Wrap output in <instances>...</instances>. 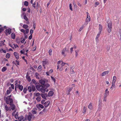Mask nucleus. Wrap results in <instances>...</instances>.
I'll return each mask as SVG.
<instances>
[{
    "label": "nucleus",
    "mask_w": 121,
    "mask_h": 121,
    "mask_svg": "<svg viewBox=\"0 0 121 121\" xmlns=\"http://www.w3.org/2000/svg\"><path fill=\"white\" fill-rule=\"evenodd\" d=\"M107 23L108 24L107 31L109 33H110L111 31L112 28V22L111 21L109 23H108V22Z\"/></svg>",
    "instance_id": "obj_1"
},
{
    "label": "nucleus",
    "mask_w": 121,
    "mask_h": 121,
    "mask_svg": "<svg viewBox=\"0 0 121 121\" xmlns=\"http://www.w3.org/2000/svg\"><path fill=\"white\" fill-rule=\"evenodd\" d=\"M45 100L44 99H43L41 100V103L42 104H47V105H44L45 107L46 108L48 107L49 105L50 102L49 101H47L46 102H45Z\"/></svg>",
    "instance_id": "obj_2"
},
{
    "label": "nucleus",
    "mask_w": 121,
    "mask_h": 121,
    "mask_svg": "<svg viewBox=\"0 0 121 121\" xmlns=\"http://www.w3.org/2000/svg\"><path fill=\"white\" fill-rule=\"evenodd\" d=\"M11 29L9 28L8 29H6L5 30L6 31V35H8V34L9 35L11 33Z\"/></svg>",
    "instance_id": "obj_3"
},
{
    "label": "nucleus",
    "mask_w": 121,
    "mask_h": 121,
    "mask_svg": "<svg viewBox=\"0 0 121 121\" xmlns=\"http://www.w3.org/2000/svg\"><path fill=\"white\" fill-rule=\"evenodd\" d=\"M41 87H42V85H41L39 83H38L37 85L36 86V89L39 91H40V88Z\"/></svg>",
    "instance_id": "obj_4"
},
{
    "label": "nucleus",
    "mask_w": 121,
    "mask_h": 121,
    "mask_svg": "<svg viewBox=\"0 0 121 121\" xmlns=\"http://www.w3.org/2000/svg\"><path fill=\"white\" fill-rule=\"evenodd\" d=\"M36 107L39 109V110H40V108H44V106L42 104H37L36 105Z\"/></svg>",
    "instance_id": "obj_5"
},
{
    "label": "nucleus",
    "mask_w": 121,
    "mask_h": 121,
    "mask_svg": "<svg viewBox=\"0 0 121 121\" xmlns=\"http://www.w3.org/2000/svg\"><path fill=\"white\" fill-rule=\"evenodd\" d=\"M13 54L16 59L17 60L19 58V54L16 52H14Z\"/></svg>",
    "instance_id": "obj_6"
},
{
    "label": "nucleus",
    "mask_w": 121,
    "mask_h": 121,
    "mask_svg": "<svg viewBox=\"0 0 121 121\" xmlns=\"http://www.w3.org/2000/svg\"><path fill=\"white\" fill-rule=\"evenodd\" d=\"M39 82L41 84V85H44L45 83V81L42 79L39 80Z\"/></svg>",
    "instance_id": "obj_7"
},
{
    "label": "nucleus",
    "mask_w": 121,
    "mask_h": 121,
    "mask_svg": "<svg viewBox=\"0 0 121 121\" xmlns=\"http://www.w3.org/2000/svg\"><path fill=\"white\" fill-rule=\"evenodd\" d=\"M29 74L28 73H26V78L28 80V81L30 82L31 81V79L30 78V77L28 76Z\"/></svg>",
    "instance_id": "obj_8"
},
{
    "label": "nucleus",
    "mask_w": 121,
    "mask_h": 121,
    "mask_svg": "<svg viewBox=\"0 0 121 121\" xmlns=\"http://www.w3.org/2000/svg\"><path fill=\"white\" fill-rule=\"evenodd\" d=\"M53 92L52 91H50L48 93V96L49 97L52 96L53 95Z\"/></svg>",
    "instance_id": "obj_9"
},
{
    "label": "nucleus",
    "mask_w": 121,
    "mask_h": 121,
    "mask_svg": "<svg viewBox=\"0 0 121 121\" xmlns=\"http://www.w3.org/2000/svg\"><path fill=\"white\" fill-rule=\"evenodd\" d=\"M18 88L20 91H22V90L23 89V86L22 85L18 84Z\"/></svg>",
    "instance_id": "obj_10"
},
{
    "label": "nucleus",
    "mask_w": 121,
    "mask_h": 121,
    "mask_svg": "<svg viewBox=\"0 0 121 121\" xmlns=\"http://www.w3.org/2000/svg\"><path fill=\"white\" fill-rule=\"evenodd\" d=\"M10 105L11 106L12 110H13L15 109L16 107L14 104H11V105Z\"/></svg>",
    "instance_id": "obj_11"
},
{
    "label": "nucleus",
    "mask_w": 121,
    "mask_h": 121,
    "mask_svg": "<svg viewBox=\"0 0 121 121\" xmlns=\"http://www.w3.org/2000/svg\"><path fill=\"white\" fill-rule=\"evenodd\" d=\"M102 28V25L100 24H99V32L101 33Z\"/></svg>",
    "instance_id": "obj_12"
},
{
    "label": "nucleus",
    "mask_w": 121,
    "mask_h": 121,
    "mask_svg": "<svg viewBox=\"0 0 121 121\" xmlns=\"http://www.w3.org/2000/svg\"><path fill=\"white\" fill-rule=\"evenodd\" d=\"M50 86V85L48 83L45 84L44 85H42V87L44 88L45 87H48Z\"/></svg>",
    "instance_id": "obj_13"
},
{
    "label": "nucleus",
    "mask_w": 121,
    "mask_h": 121,
    "mask_svg": "<svg viewBox=\"0 0 121 121\" xmlns=\"http://www.w3.org/2000/svg\"><path fill=\"white\" fill-rule=\"evenodd\" d=\"M109 72V71H107L103 72L102 74L101 75L102 76H104L106 74H108Z\"/></svg>",
    "instance_id": "obj_14"
},
{
    "label": "nucleus",
    "mask_w": 121,
    "mask_h": 121,
    "mask_svg": "<svg viewBox=\"0 0 121 121\" xmlns=\"http://www.w3.org/2000/svg\"><path fill=\"white\" fill-rule=\"evenodd\" d=\"M9 105H11V104H13V99L12 98H9Z\"/></svg>",
    "instance_id": "obj_15"
},
{
    "label": "nucleus",
    "mask_w": 121,
    "mask_h": 121,
    "mask_svg": "<svg viewBox=\"0 0 121 121\" xmlns=\"http://www.w3.org/2000/svg\"><path fill=\"white\" fill-rule=\"evenodd\" d=\"M11 38L13 39H14L15 38V33H12L11 34Z\"/></svg>",
    "instance_id": "obj_16"
},
{
    "label": "nucleus",
    "mask_w": 121,
    "mask_h": 121,
    "mask_svg": "<svg viewBox=\"0 0 121 121\" xmlns=\"http://www.w3.org/2000/svg\"><path fill=\"white\" fill-rule=\"evenodd\" d=\"M32 114H31L30 113V114L28 116V120L29 121H30L31 120L32 118Z\"/></svg>",
    "instance_id": "obj_17"
},
{
    "label": "nucleus",
    "mask_w": 121,
    "mask_h": 121,
    "mask_svg": "<svg viewBox=\"0 0 121 121\" xmlns=\"http://www.w3.org/2000/svg\"><path fill=\"white\" fill-rule=\"evenodd\" d=\"M105 97H106L107 95H109V91H108V89H107L105 90Z\"/></svg>",
    "instance_id": "obj_18"
},
{
    "label": "nucleus",
    "mask_w": 121,
    "mask_h": 121,
    "mask_svg": "<svg viewBox=\"0 0 121 121\" xmlns=\"http://www.w3.org/2000/svg\"><path fill=\"white\" fill-rule=\"evenodd\" d=\"M40 91L43 93H44L45 91V89L42 88H40Z\"/></svg>",
    "instance_id": "obj_19"
},
{
    "label": "nucleus",
    "mask_w": 121,
    "mask_h": 121,
    "mask_svg": "<svg viewBox=\"0 0 121 121\" xmlns=\"http://www.w3.org/2000/svg\"><path fill=\"white\" fill-rule=\"evenodd\" d=\"M41 95L43 99H47V98H46L45 95H44V94H41Z\"/></svg>",
    "instance_id": "obj_20"
},
{
    "label": "nucleus",
    "mask_w": 121,
    "mask_h": 121,
    "mask_svg": "<svg viewBox=\"0 0 121 121\" xmlns=\"http://www.w3.org/2000/svg\"><path fill=\"white\" fill-rule=\"evenodd\" d=\"M5 44L4 43V42H3L2 41H0V46H2V45H4Z\"/></svg>",
    "instance_id": "obj_21"
},
{
    "label": "nucleus",
    "mask_w": 121,
    "mask_h": 121,
    "mask_svg": "<svg viewBox=\"0 0 121 121\" xmlns=\"http://www.w3.org/2000/svg\"><path fill=\"white\" fill-rule=\"evenodd\" d=\"M28 26L27 25L24 24L23 26V27L25 29H27L28 27Z\"/></svg>",
    "instance_id": "obj_22"
},
{
    "label": "nucleus",
    "mask_w": 121,
    "mask_h": 121,
    "mask_svg": "<svg viewBox=\"0 0 121 121\" xmlns=\"http://www.w3.org/2000/svg\"><path fill=\"white\" fill-rule=\"evenodd\" d=\"M41 97L40 96H38L36 98V100L38 102H39L40 101Z\"/></svg>",
    "instance_id": "obj_23"
},
{
    "label": "nucleus",
    "mask_w": 121,
    "mask_h": 121,
    "mask_svg": "<svg viewBox=\"0 0 121 121\" xmlns=\"http://www.w3.org/2000/svg\"><path fill=\"white\" fill-rule=\"evenodd\" d=\"M10 54L9 53H7L6 56V57L7 58H9L10 56Z\"/></svg>",
    "instance_id": "obj_24"
},
{
    "label": "nucleus",
    "mask_w": 121,
    "mask_h": 121,
    "mask_svg": "<svg viewBox=\"0 0 121 121\" xmlns=\"http://www.w3.org/2000/svg\"><path fill=\"white\" fill-rule=\"evenodd\" d=\"M7 69L5 67H3L2 69V71L4 72L6 71Z\"/></svg>",
    "instance_id": "obj_25"
},
{
    "label": "nucleus",
    "mask_w": 121,
    "mask_h": 121,
    "mask_svg": "<svg viewBox=\"0 0 121 121\" xmlns=\"http://www.w3.org/2000/svg\"><path fill=\"white\" fill-rule=\"evenodd\" d=\"M88 108L90 109H92V104L91 103L88 106Z\"/></svg>",
    "instance_id": "obj_26"
},
{
    "label": "nucleus",
    "mask_w": 121,
    "mask_h": 121,
    "mask_svg": "<svg viewBox=\"0 0 121 121\" xmlns=\"http://www.w3.org/2000/svg\"><path fill=\"white\" fill-rule=\"evenodd\" d=\"M24 19L26 21H28V19L26 16V15L25 14L24 16Z\"/></svg>",
    "instance_id": "obj_27"
},
{
    "label": "nucleus",
    "mask_w": 121,
    "mask_h": 121,
    "mask_svg": "<svg viewBox=\"0 0 121 121\" xmlns=\"http://www.w3.org/2000/svg\"><path fill=\"white\" fill-rule=\"evenodd\" d=\"M117 79L116 77V76H114L113 77V79L112 82H115Z\"/></svg>",
    "instance_id": "obj_28"
},
{
    "label": "nucleus",
    "mask_w": 121,
    "mask_h": 121,
    "mask_svg": "<svg viewBox=\"0 0 121 121\" xmlns=\"http://www.w3.org/2000/svg\"><path fill=\"white\" fill-rule=\"evenodd\" d=\"M112 85L111 86V87L110 88L111 89L113 87H114V88L115 87V82H112Z\"/></svg>",
    "instance_id": "obj_29"
},
{
    "label": "nucleus",
    "mask_w": 121,
    "mask_h": 121,
    "mask_svg": "<svg viewBox=\"0 0 121 121\" xmlns=\"http://www.w3.org/2000/svg\"><path fill=\"white\" fill-rule=\"evenodd\" d=\"M69 49V47H66L64 49L65 50V51H68Z\"/></svg>",
    "instance_id": "obj_30"
},
{
    "label": "nucleus",
    "mask_w": 121,
    "mask_h": 121,
    "mask_svg": "<svg viewBox=\"0 0 121 121\" xmlns=\"http://www.w3.org/2000/svg\"><path fill=\"white\" fill-rule=\"evenodd\" d=\"M21 40H22L21 41V42L22 43H23L25 40V38L23 39L22 38H21Z\"/></svg>",
    "instance_id": "obj_31"
},
{
    "label": "nucleus",
    "mask_w": 121,
    "mask_h": 121,
    "mask_svg": "<svg viewBox=\"0 0 121 121\" xmlns=\"http://www.w3.org/2000/svg\"><path fill=\"white\" fill-rule=\"evenodd\" d=\"M28 89L29 92H31L32 91V88L30 86H29L28 87Z\"/></svg>",
    "instance_id": "obj_32"
},
{
    "label": "nucleus",
    "mask_w": 121,
    "mask_h": 121,
    "mask_svg": "<svg viewBox=\"0 0 121 121\" xmlns=\"http://www.w3.org/2000/svg\"><path fill=\"white\" fill-rule=\"evenodd\" d=\"M65 64H67L68 66H69V64H67L65 63H64L63 62H62V63H61V67H62L64 66L65 65Z\"/></svg>",
    "instance_id": "obj_33"
},
{
    "label": "nucleus",
    "mask_w": 121,
    "mask_h": 121,
    "mask_svg": "<svg viewBox=\"0 0 121 121\" xmlns=\"http://www.w3.org/2000/svg\"><path fill=\"white\" fill-rule=\"evenodd\" d=\"M86 111V107H83V110L82 111V112L83 113H85Z\"/></svg>",
    "instance_id": "obj_34"
},
{
    "label": "nucleus",
    "mask_w": 121,
    "mask_h": 121,
    "mask_svg": "<svg viewBox=\"0 0 121 121\" xmlns=\"http://www.w3.org/2000/svg\"><path fill=\"white\" fill-rule=\"evenodd\" d=\"M48 62L47 61H46V60L43 61V65H45Z\"/></svg>",
    "instance_id": "obj_35"
},
{
    "label": "nucleus",
    "mask_w": 121,
    "mask_h": 121,
    "mask_svg": "<svg viewBox=\"0 0 121 121\" xmlns=\"http://www.w3.org/2000/svg\"><path fill=\"white\" fill-rule=\"evenodd\" d=\"M28 2L26 1H25L24 2V5L25 6H28Z\"/></svg>",
    "instance_id": "obj_36"
},
{
    "label": "nucleus",
    "mask_w": 121,
    "mask_h": 121,
    "mask_svg": "<svg viewBox=\"0 0 121 121\" xmlns=\"http://www.w3.org/2000/svg\"><path fill=\"white\" fill-rule=\"evenodd\" d=\"M32 91H34L35 90V86H32Z\"/></svg>",
    "instance_id": "obj_37"
},
{
    "label": "nucleus",
    "mask_w": 121,
    "mask_h": 121,
    "mask_svg": "<svg viewBox=\"0 0 121 121\" xmlns=\"http://www.w3.org/2000/svg\"><path fill=\"white\" fill-rule=\"evenodd\" d=\"M69 9H70V10L71 11H73V9H72V4H69Z\"/></svg>",
    "instance_id": "obj_38"
},
{
    "label": "nucleus",
    "mask_w": 121,
    "mask_h": 121,
    "mask_svg": "<svg viewBox=\"0 0 121 121\" xmlns=\"http://www.w3.org/2000/svg\"><path fill=\"white\" fill-rule=\"evenodd\" d=\"M77 4L79 6L81 7V5L79 3V0H77Z\"/></svg>",
    "instance_id": "obj_39"
},
{
    "label": "nucleus",
    "mask_w": 121,
    "mask_h": 121,
    "mask_svg": "<svg viewBox=\"0 0 121 121\" xmlns=\"http://www.w3.org/2000/svg\"><path fill=\"white\" fill-rule=\"evenodd\" d=\"M27 91V89L26 88V87H24L23 90V92L25 93H26Z\"/></svg>",
    "instance_id": "obj_40"
},
{
    "label": "nucleus",
    "mask_w": 121,
    "mask_h": 121,
    "mask_svg": "<svg viewBox=\"0 0 121 121\" xmlns=\"http://www.w3.org/2000/svg\"><path fill=\"white\" fill-rule=\"evenodd\" d=\"M28 116L27 115H26L25 117V120H28Z\"/></svg>",
    "instance_id": "obj_41"
},
{
    "label": "nucleus",
    "mask_w": 121,
    "mask_h": 121,
    "mask_svg": "<svg viewBox=\"0 0 121 121\" xmlns=\"http://www.w3.org/2000/svg\"><path fill=\"white\" fill-rule=\"evenodd\" d=\"M5 109L6 111H8L9 110V108L7 105L5 106Z\"/></svg>",
    "instance_id": "obj_42"
},
{
    "label": "nucleus",
    "mask_w": 121,
    "mask_h": 121,
    "mask_svg": "<svg viewBox=\"0 0 121 121\" xmlns=\"http://www.w3.org/2000/svg\"><path fill=\"white\" fill-rule=\"evenodd\" d=\"M31 112L33 114H36L37 113V112L34 110H32Z\"/></svg>",
    "instance_id": "obj_43"
},
{
    "label": "nucleus",
    "mask_w": 121,
    "mask_h": 121,
    "mask_svg": "<svg viewBox=\"0 0 121 121\" xmlns=\"http://www.w3.org/2000/svg\"><path fill=\"white\" fill-rule=\"evenodd\" d=\"M11 91H10L9 90H8L6 91V93L8 95L9 94H10L11 93Z\"/></svg>",
    "instance_id": "obj_44"
},
{
    "label": "nucleus",
    "mask_w": 121,
    "mask_h": 121,
    "mask_svg": "<svg viewBox=\"0 0 121 121\" xmlns=\"http://www.w3.org/2000/svg\"><path fill=\"white\" fill-rule=\"evenodd\" d=\"M73 89V88H69L68 90V92H70Z\"/></svg>",
    "instance_id": "obj_45"
},
{
    "label": "nucleus",
    "mask_w": 121,
    "mask_h": 121,
    "mask_svg": "<svg viewBox=\"0 0 121 121\" xmlns=\"http://www.w3.org/2000/svg\"><path fill=\"white\" fill-rule=\"evenodd\" d=\"M21 31L23 32L24 34H25L26 33L25 31L23 29H22L21 30Z\"/></svg>",
    "instance_id": "obj_46"
},
{
    "label": "nucleus",
    "mask_w": 121,
    "mask_h": 121,
    "mask_svg": "<svg viewBox=\"0 0 121 121\" xmlns=\"http://www.w3.org/2000/svg\"><path fill=\"white\" fill-rule=\"evenodd\" d=\"M32 81V82L34 84H35L36 85L37 84V83L36 82L35 80L33 79Z\"/></svg>",
    "instance_id": "obj_47"
},
{
    "label": "nucleus",
    "mask_w": 121,
    "mask_h": 121,
    "mask_svg": "<svg viewBox=\"0 0 121 121\" xmlns=\"http://www.w3.org/2000/svg\"><path fill=\"white\" fill-rule=\"evenodd\" d=\"M90 17H89V18H88V16H87V17L86 18V22H88L90 21Z\"/></svg>",
    "instance_id": "obj_48"
},
{
    "label": "nucleus",
    "mask_w": 121,
    "mask_h": 121,
    "mask_svg": "<svg viewBox=\"0 0 121 121\" xmlns=\"http://www.w3.org/2000/svg\"><path fill=\"white\" fill-rule=\"evenodd\" d=\"M99 4V3L98 2H96L95 3V7H96Z\"/></svg>",
    "instance_id": "obj_49"
},
{
    "label": "nucleus",
    "mask_w": 121,
    "mask_h": 121,
    "mask_svg": "<svg viewBox=\"0 0 121 121\" xmlns=\"http://www.w3.org/2000/svg\"><path fill=\"white\" fill-rule=\"evenodd\" d=\"M83 27H84V26H82L81 27H80V29H79V30H78L80 32V31H81V30H82V29L83 28Z\"/></svg>",
    "instance_id": "obj_50"
},
{
    "label": "nucleus",
    "mask_w": 121,
    "mask_h": 121,
    "mask_svg": "<svg viewBox=\"0 0 121 121\" xmlns=\"http://www.w3.org/2000/svg\"><path fill=\"white\" fill-rule=\"evenodd\" d=\"M101 33H100V32H99L98 34H97L96 37V39H98V38L99 37L100 34Z\"/></svg>",
    "instance_id": "obj_51"
},
{
    "label": "nucleus",
    "mask_w": 121,
    "mask_h": 121,
    "mask_svg": "<svg viewBox=\"0 0 121 121\" xmlns=\"http://www.w3.org/2000/svg\"><path fill=\"white\" fill-rule=\"evenodd\" d=\"M15 88H18V84L17 83L15 84Z\"/></svg>",
    "instance_id": "obj_52"
},
{
    "label": "nucleus",
    "mask_w": 121,
    "mask_h": 121,
    "mask_svg": "<svg viewBox=\"0 0 121 121\" xmlns=\"http://www.w3.org/2000/svg\"><path fill=\"white\" fill-rule=\"evenodd\" d=\"M52 50L51 49H50L48 51L49 53V55H51L52 54Z\"/></svg>",
    "instance_id": "obj_53"
},
{
    "label": "nucleus",
    "mask_w": 121,
    "mask_h": 121,
    "mask_svg": "<svg viewBox=\"0 0 121 121\" xmlns=\"http://www.w3.org/2000/svg\"><path fill=\"white\" fill-rule=\"evenodd\" d=\"M65 50H63L62 51L61 53L64 56H65Z\"/></svg>",
    "instance_id": "obj_54"
},
{
    "label": "nucleus",
    "mask_w": 121,
    "mask_h": 121,
    "mask_svg": "<svg viewBox=\"0 0 121 121\" xmlns=\"http://www.w3.org/2000/svg\"><path fill=\"white\" fill-rule=\"evenodd\" d=\"M41 69H42V66L41 65H39L38 68V69L39 70L40 69V70H41Z\"/></svg>",
    "instance_id": "obj_55"
},
{
    "label": "nucleus",
    "mask_w": 121,
    "mask_h": 121,
    "mask_svg": "<svg viewBox=\"0 0 121 121\" xmlns=\"http://www.w3.org/2000/svg\"><path fill=\"white\" fill-rule=\"evenodd\" d=\"M33 32V30H32V29H31L30 30V35H32V34Z\"/></svg>",
    "instance_id": "obj_56"
},
{
    "label": "nucleus",
    "mask_w": 121,
    "mask_h": 121,
    "mask_svg": "<svg viewBox=\"0 0 121 121\" xmlns=\"http://www.w3.org/2000/svg\"><path fill=\"white\" fill-rule=\"evenodd\" d=\"M75 52L76 53L75 56H76V57L78 55V51L77 50H76L75 51Z\"/></svg>",
    "instance_id": "obj_57"
},
{
    "label": "nucleus",
    "mask_w": 121,
    "mask_h": 121,
    "mask_svg": "<svg viewBox=\"0 0 121 121\" xmlns=\"http://www.w3.org/2000/svg\"><path fill=\"white\" fill-rule=\"evenodd\" d=\"M4 30V29L3 27H1L0 28V33H1Z\"/></svg>",
    "instance_id": "obj_58"
},
{
    "label": "nucleus",
    "mask_w": 121,
    "mask_h": 121,
    "mask_svg": "<svg viewBox=\"0 0 121 121\" xmlns=\"http://www.w3.org/2000/svg\"><path fill=\"white\" fill-rule=\"evenodd\" d=\"M40 95V94L39 93H37L36 94L35 96H36L37 97L38 96H39Z\"/></svg>",
    "instance_id": "obj_59"
},
{
    "label": "nucleus",
    "mask_w": 121,
    "mask_h": 121,
    "mask_svg": "<svg viewBox=\"0 0 121 121\" xmlns=\"http://www.w3.org/2000/svg\"><path fill=\"white\" fill-rule=\"evenodd\" d=\"M10 84L11 85V86L12 89H14V85L13 84Z\"/></svg>",
    "instance_id": "obj_60"
},
{
    "label": "nucleus",
    "mask_w": 121,
    "mask_h": 121,
    "mask_svg": "<svg viewBox=\"0 0 121 121\" xmlns=\"http://www.w3.org/2000/svg\"><path fill=\"white\" fill-rule=\"evenodd\" d=\"M51 78L54 81V82H55V79L52 76L51 77Z\"/></svg>",
    "instance_id": "obj_61"
},
{
    "label": "nucleus",
    "mask_w": 121,
    "mask_h": 121,
    "mask_svg": "<svg viewBox=\"0 0 121 121\" xmlns=\"http://www.w3.org/2000/svg\"><path fill=\"white\" fill-rule=\"evenodd\" d=\"M26 34H27L29 32V29H27L26 30Z\"/></svg>",
    "instance_id": "obj_62"
},
{
    "label": "nucleus",
    "mask_w": 121,
    "mask_h": 121,
    "mask_svg": "<svg viewBox=\"0 0 121 121\" xmlns=\"http://www.w3.org/2000/svg\"><path fill=\"white\" fill-rule=\"evenodd\" d=\"M13 45L14 46L15 48H16L17 47H18V46L17 44H13Z\"/></svg>",
    "instance_id": "obj_63"
},
{
    "label": "nucleus",
    "mask_w": 121,
    "mask_h": 121,
    "mask_svg": "<svg viewBox=\"0 0 121 121\" xmlns=\"http://www.w3.org/2000/svg\"><path fill=\"white\" fill-rule=\"evenodd\" d=\"M19 117L22 120H23L24 119V117L22 115H21Z\"/></svg>",
    "instance_id": "obj_64"
}]
</instances>
